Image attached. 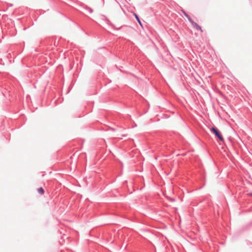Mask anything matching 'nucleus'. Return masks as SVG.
<instances>
[{"instance_id":"nucleus-5","label":"nucleus","mask_w":252,"mask_h":252,"mask_svg":"<svg viewBox=\"0 0 252 252\" xmlns=\"http://www.w3.org/2000/svg\"><path fill=\"white\" fill-rule=\"evenodd\" d=\"M38 192L40 194H43L44 193V189L42 188H39L37 189Z\"/></svg>"},{"instance_id":"nucleus-4","label":"nucleus","mask_w":252,"mask_h":252,"mask_svg":"<svg viewBox=\"0 0 252 252\" xmlns=\"http://www.w3.org/2000/svg\"><path fill=\"white\" fill-rule=\"evenodd\" d=\"M134 15L137 20V21L138 22V23H139V24L141 26H142V23L138 17V16L136 14V13H134Z\"/></svg>"},{"instance_id":"nucleus-1","label":"nucleus","mask_w":252,"mask_h":252,"mask_svg":"<svg viewBox=\"0 0 252 252\" xmlns=\"http://www.w3.org/2000/svg\"><path fill=\"white\" fill-rule=\"evenodd\" d=\"M210 130L214 134L215 136L217 137L220 141H224V139L222 136L221 135L220 131L217 128L215 127H213L210 129Z\"/></svg>"},{"instance_id":"nucleus-6","label":"nucleus","mask_w":252,"mask_h":252,"mask_svg":"<svg viewBox=\"0 0 252 252\" xmlns=\"http://www.w3.org/2000/svg\"><path fill=\"white\" fill-rule=\"evenodd\" d=\"M251 195L252 196V194H251Z\"/></svg>"},{"instance_id":"nucleus-3","label":"nucleus","mask_w":252,"mask_h":252,"mask_svg":"<svg viewBox=\"0 0 252 252\" xmlns=\"http://www.w3.org/2000/svg\"><path fill=\"white\" fill-rule=\"evenodd\" d=\"M181 11L184 14V15L188 18V19L189 22H190L191 21H192L191 17L185 12V10H182Z\"/></svg>"},{"instance_id":"nucleus-2","label":"nucleus","mask_w":252,"mask_h":252,"mask_svg":"<svg viewBox=\"0 0 252 252\" xmlns=\"http://www.w3.org/2000/svg\"><path fill=\"white\" fill-rule=\"evenodd\" d=\"M191 25L193 26L194 28H195L197 30H199L201 32H202L201 29V27L198 25L196 23L194 22L193 20L190 22Z\"/></svg>"}]
</instances>
